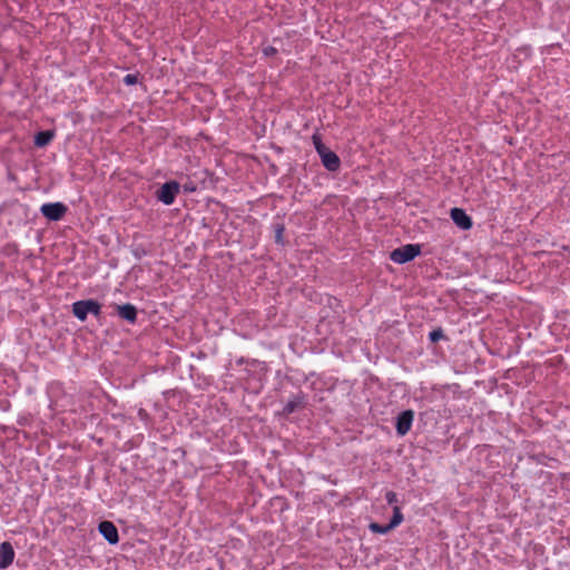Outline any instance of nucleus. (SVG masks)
Returning a JSON list of instances; mask_svg holds the SVG:
<instances>
[{
	"mask_svg": "<svg viewBox=\"0 0 570 570\" xmlns=\"http://www.w3.org/2000/svg\"><path fill=\"white\" fill-rule=\"evenodd\" d=\"M312 141L323 166L328 171H337L341 168L340 157L323 144L322 137L318 134L312 136Z\"/></svg>",
	"mask_w": 570,
	"mask_h": 570,
	"instance_id": "f257e3e1",
	"label": "nucleus"
},
{
	"mask_svg": "<svg viewBox=\"0 0 570 570\" xmlns=\"http://www.w3.org/2000/svg\"><path fill=\"white\" fill-rule=\"evenodd\" d=\"M72 314L81 322H85L89 314L99 320L101 315V304L92 298L77 301L72 304Z\"/></svg>",
	"mask_w": 570,
	"mask_h": 570,
	"instance_id": "f03ea898",
	"label": "nucleus"
},
{
	"mask_svg": "<svg viewBox=\"0 0 570 570\" xmlns=\"http://www.w3.org/2000/svg\"><path fill=\"white\" fill-rule=\"evenodd\" d=\"M308 404V396L307 394L299 390L297 393L293 394L288 402L284 405V407L276 413L279 417L287 419L291 414L302 411L306 409Z\"/></svg>",
	"mask_w": 570,
	"mask_h": 570,
	"instance_id": "7ed1b4c3",
	"label": "nucleus"
},
{
	"mask_svg": "<svg viewBox=\"0 0 570 570\" xmlns=\"http://www.w3.org/2000/svg\"><path fill=\"white\" fill-rule=\"evenodd\" d=\"M421 254V245L407 244L395 248L390 254V259L396 264H405Z\"/></svg>",
	"mask_w": 570,
	"mask_h": 570,
	"instance_id": "20e7f679",
	"label": "nucleus"
},
{
	"mask_svg": "<svg viewBox=\"0 0 570 570\" xmlns=\"http://www.w3.org/2000/svg\"><path fill=\"white\" fill-rule=\"evenodd\" d=\"M180 191V184L176 180H169L163 184L155 193V197L164 205L174 204L177 195Z\"/></svg>",
	"mask_w": 570,
	"mask_h": 570,
	"instance_id": "39448f33",
	"label": "nucleus"
},
{
	"mask_svg": "<svg viewBox=\"0 0 570 570\" xmlns=\"http://www.w3.org/2000/svg\"><path fill=\"white\" fill-rule=\"evenodd\" d=\"M67 212L68 207L60 202L47 203L40 207V213L42 216L51 222H58L62 219Z\"/></svg>",
	"mask_w": 570,
	"mask_h": 570,
	"instance_id": "423d86ee",
	"label": "nucleus"
},
{
	"mask_svg": "<svg viewBox=\"0 0 570 570\" xmlns=\"http://www.w3.org/2000/svg\"><path fill=\"white\" fill-rule=\"evenodd\" d=\"M414 420L413 410H404L395 419V430L399 436H404L411 430Z\"/></svg>",
	"mask_w": 570,
	"mask_h": 570,
	"instance_id": "0eeeda50",
	"label": "nucleus"
},
{
	"mask_svg": "<svg viewBox=\"0 0 570 570\" xmlns=\"http://www.w3.org/2000/svg\"><path fill=\"white\" fill-rule=\"evenodd\" d=\"M98 531L109 544H117L119 542L118 529L111 521H101L98 524Z\"/></svg>",
	"mask_w": 570,
	"mask_h": 570,
	"instance_id": "6e6552de",
	"label": "nucleus"
},
{
	"mask_svg": "<svg viewBox=\"0 0 570 570\" xmlns=\"http://www.w3.org/2000/svg\"><path fill=\"white\" fill-rule=\"evenodd\" d=\"M115 309H116L117 315L121 320L128 322L129 324H135L137 322L138 309L131 303H126V304H122V305L116 304L115 305Z\"/></svg>",
	"mask_w": 570,
	"mask_h": 570,
	"instance_id": "1a4fd4ad",
	"label": "nucleus"
},
{
	"mask_svg": "<svg viewBox=\"0 0 570 570\" xmlns=\"http://www.w3.org/2000/svg\"><path fill=\"white\" fill-rule=\"evenodd\" d=\"M450 216L454 224L463 230L470 229L473 225L472 218L462 208H452Z\"/></svg>",
	"mask_w": 570,
	"mask_h": 570,
	"instance_id": "9d476101",
	"label": "nucleus"
},
{
	"mask_svg": "<svg viewBox=\"0 0 570 570\" xmlns=\"http://www.w3.org/2000/svg\"><path fill=\"white\" fill-rule=\"evenodd\" d=\"M14 559V550L10 542L4 541L0 544V569H7Z\"/></svg>",
	"mask_w": 570,
	"mask_h": 570,
	"instance_id": "9b49d317",
	"label": "nucleus"
},
{
	"mask_svg": "<svg viewBox=\"0 0 570 570\" xmlns=\"http://www.w3.org/2000/svg\"><path fill=\"white\" fill-rule=\"evenodd\" d=\"M53 131H50V130H41L39 132L36 134L35 136V145L37 147H46L47 145H49L51 142V140L53 139Z\"/></svg>",
	"mask_w": 570,
	"mask_h": 570,
	"instance_id": "f8f14e48",
	"label": "nucleus"
},
{
	"mask_svg": "<svg viewBox=\"0 0 570 570\" xmlns=\"http://www.w3.org/2000/svg\"><path fill=\"white\" fill-rule=\"evenodd\" d=\"M403 514L401 512V508L399 505L393 507V515L389 522L390 528L395 529L403 521Z\"/></svg>",
	"mask_w": 570,
	"mask_h": 570,
	"instance_id": "ddd939ff",
	"label": "nucleus"
},
{
	"mask_svg": "<svg viewBox=\"0 0 570 570\" xmlns=\"http://www.w3.org/2000/svg\"><path fill=\"white\" fill-rule=\"evenodd\" d=\"M368 529L373 532V533H379V534H386L389 533L390 531H392L393 529L390 528V524H380L377 522H371L368 524Z\"/></svg>",
	"mask_w": 570,
	"mask_h": 570,
	"instance_id": "4468645a",
	"label": "nucleus"
},
{
	"mask_svg": "<svg viewBox=\"0 0 570 570\" xmlns=\"http://www.w3.org/2000/svg\"><path fill=\"white\" fill-rule=\"evenodd\" d=\"M274 232H275V242L279 245H284V232H285V225L282 223H277L274 225Z\"/></svg>",
	"mask_w": 570,
	"mask_h": 570,
	"instance_id": "2eb2a0df",
	"label": "nucleus"
},
{
	"mask_svg": "<svg viewBox=\"0 0 570 570\" xmlns=\"http://www.w3.org/2000/svg\"><path fill=\"white\" fill-rule=\"evenodd\" d=\"M429 338L432 343H436L439 342L440 340L442 338H446L445 335H444V332L441 327H438V328H434L433 331L430 332L429 334Z\"/></svg>",
	"mask_w": 570,
	"mask_h": 570,
	"instance_id": "dca6fc26",
	"label": "nucleus"
},
{
	"mask_svg": "<svg viewBox=\"0 0 570 570\" xmlns=\"http://www.w3.org/2000/svg\"><path fill=\"white\" fill-rule=\"evenodd\" d=\"M138 82V73H127L124 77V83L127 86H132Z\"/></svg>",
	"mask_w": 570,
	"mask_h": 570,
	"instance_id": "f3484780",
	"label": "nucleus"
},
{
	"mask_svg": "<svg viewBox=\"0 0 570 570\" xmlns=\"http://www.w3.org/2000/svg\"><path fill=\"white\" fill-rule=\"evenodd\" d=\"M385 500L387 504L395 505L397 503V494L394 491H387L385 493Z\"/></svg>",
	"mask_w": 570,
	"mask_h": 570,
	"instance_id": "a211bd4d",
	"label": "nucleus"
},
{
	"mask_svg": "<svg viewBox=\"0 0 570 570\" xmlns=\"http://www.w3.org/2000/svg\"><path fill=\"white\" fill-rule=\"evenodd\" d=\"M278 50L273 46H266L263 48V53L265 57H274L276 56Z\"/></svg>",
	"mask_w": 570,
	"mask_h": 570,
	"instance_id": "6ab92c4d",
	"label": "nucleus"
},
{
	"mask_svg": "<svg viewBox=\"0 0 570 570\" xmlns=\"http://www.w3.org/2000/svg\"><path fill=\"white\" fill-rule=\"evenodd\" d=\"M184 189L185 191H195L196 190V187L193 186V185H184Z\"/></svg>",
	"mask_w": 570,
	"mask_h": 570,
	"instance_id": "aec40b11",
	"label": "nucleus"
},
{
	"mask_svg": "<svg viewBox=\"0 0 570 570\" xmlns=\"http://www.w3.org/2000/svg\"><path fill=\"white\" fill-rule=\"evenodd\" d=\"M139 255H141V252H138V253H137V252H135V256H136V257H140Z\"/></svg>",
	"mask_w": 570,
	"mask_h": 570,
	"instance_id": "412c9836",
	"label": "nucleus"
},
{
	"mask_svg": "<svg viewBox=\"0 0 570 570\" xmlns=\"http://www.w3.org/2000/svg\"><path fill=\"white\" fill-rule=\"evenodd\" d=\"M139 255H141V252H138V253H137V252H135V256H136V257H140Z\"/></svg>",
	"mask_w": 570,
	"mask_h": 570,
	"instance_id": "4be33fe9",
	"label": "nucleus"
}]
</instances>
